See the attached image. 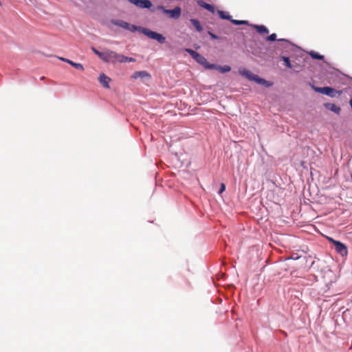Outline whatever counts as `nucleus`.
Wrapping results in <instances>:
<instances>
[{"mask_svg": "<svg viewBox=\"0 0 352 352\" xmlns=\"http://www.w3.org/2000/svg\"><path fill=\"white\" fill-rule=\"evenodd\" d=\"M239 74L241 76L247 78L250 80L255 81L258 84L263 85L265 87H271L272 85V82H270L265 80V79L260 78L257 75L252 74L251 72H250L245 69H240Z\"/></svg>", "mask_w": 352, "mask_h": 352, "instance_id": "obj_1", "label": "nucleus"}, {"mask_svg": "<svg viewBox=\"0 0 352 352\" xmlns=\"http://www.w3.org/2000/svg\"><path fill=\"white\" fill-rule=\"evenodd\" d=\"M101 59L106 63H120V60H123V58L121 54H117L116 52L105 50L102 52V56Z\"/></svg>", "mask_w": 352, "mask_h": 352, "instance_id": "obj_2", "label": "nucleus"}, {"mask_svg": "<svg viewBox=\"0 0 352 352\" xmlns=\"http://www.w3.org/2000/svg\"><path fill=\"white\" fill-rule=\"evenodd\" d=\"M312 89L316 92L327 95L331 98L336 97L337 96V94L338 96H340L342 94V91H337L334 88H332L330 87H318L312 86Z\"/></svg>", "mask_w": 352, "mask_h": 352, "instance_id": "obj_3", "label": "nucleus"}, {"mask_svg": "<svg viewBox=\"0 0 352 352\" xmlns=\"http://www.w3.org/2000/svg\"><path fill=\"white\" fill-rule=\"evenodd\" d=\"M141 32L148 38L156 40L160 44L166 42V38L161 34L152 31L148 28H142Z\"/></svg>", "mask_w": 352, "mask_h": 352, "instance_id": "obj_4", "label": "nucleus"}, {"mask_svg": "<svg viewBox=\"0 0 352 352\" xmlns=\"http://www.w3.org/2000/svg\"><path fill=\"white\" fill-rule=\"evenodd\" d=\"M159 10H162L164 14H166L168 17L177 19L181 16V8L178 6L175 7L173 10H167L163 6H160Z\"/></svg>", "mask_w": 352, "mask_h": 352, "instance_id": "obj_5", "label": "nucleus"}, {"mask_svg": "<svg viewBox=\"0 0 352 352\" xmlns=\"http://www.w3.org/2000/svg\"><path fill=\"white\" fill-rule=\"evenodd\" d=\"M112 23L124 29L128 30L131 32H135L138 30H140L141 31V29L142 28L141 27H138L134 25H131L129 23L122 20L112 21Z\"/></svg>", "mask_w": 352, "mask_h": 352, "instance_id": "obj_6", "label": "nucleus"}, {"mask_svg": "<svg viewBox=\"0 0 352 352\" xmlns=\"http://www.w3.org/2000/svg\"><path fill=\"white\" fill-rule=\"evenodd\" d=\"M186 52L191 55V56L200 65H203L204 67L206 66L207 64L208 60L205 57H204L202 55L199 54L198 52L194 51L191 49H186Z\"/></svg>", "mask_w": 352, "mask_h": 352, "instance_id": "obj_7", "label": "nucleus"}, {"mask_svg": "<svg viewBox=\"0 0 352 352\" xmlns=\"http://www.w3.org/2000/svg\"><path fill=\"white\" fill-rule=\"evenodd\" d=\"M130 2L133 3L141 8H150L152 6V3L149 0H129Z\"/></svg>", "mask_w": 352, "mask_h": 352, "instance_id": "obj_8", "label": "nucleus"}, {"mask_svg": "<svg viewBox=\"0 0 352 352\" xmlns=\"http://www.w3.org/2000/svg\"><path fill=\"white\" fill-rule=\"evenodd\" d=\"M334 247L336 252L341 254L342 256H346L347 254V248L344 243L340 241L334 242Z\"/></svg>", "mask_w": 352, "mask_h": 352, "instance_id": "obj_9", "label": "nucleus"}, {"mask_svg": "<svg viewBox=\"0 0 352 352\" xmlns=\"http://www.w3.org/2000/svg\"><path fill=\"white\" fill-rule=\"evenodd\" d=\"M197 4L200 7L208 10L209 12H210L212 14L215 13V12H216V10H215V8L214 6L209 4L203 0L197 1Z\"/></svg>", "mask_w": 352, "mask_h": 352, "instance_id": "obj_10", "label": "nucleus"}, {"mask_svg": "<svg viewBox=\"0 0 352 352\" xmlns=\"http://www.w3.org/2000/svg\"><path fill=\"white\" fill-rule=\"evenodd\" d=\"M132 78L134 79L138 78L151 79V76L146 71H140L134 72L133 74L132 75Z\"/></svg>", "mask_w": 352, "mask_h": 352, "instance_id": "obj_11", "label": "nucleus"}, {"mask_svg": "<svg viewBox=\"0 0 352 352\" xmlns=\"http://www.w3.org/2000/svg\"><path fill=\"white\" fill-rule=\"evenodd\" d=\"M99 82L102 84V85L105 88H109V82L111 81V78L106 76L104 74H101L98 78Z\"/></svg>", "mask_w": 352, "mask_h": 352, "instance_id": "obj_12", "label": "nucleus"}, {"mask_svg": "<svg viewBox=\"0 0 352 352\" xmlns=\"http://www.w3.org/2000/svg\"><path fill=\"white\" fill-rule=\"evenodd\" d=\"M253 27L260 34L263 35L269 33V30L263 25H254Z\"/></svg>", "mask_w": 352, "mask_h": 352, "instance_id": "obj_13", "label": "nucleus"}, {"mask_svg": "<svg viewBox=\"0 0 352 352\" xmlns=\"http://www.w3.org/2000/svg\"><path fill=\"white\" fill-rule=\"evenodd\" d=\"M324 107L327 109L331 110L337 114H339L340 112V110H341L340 107H338L334 104H332V103H327L324 104Z\"/></svg>", "mask_w": 352, "mask_h": 352, "instance_id": "obj_14", "label": "nucleus"}, {"mask_svg": "<svg viewBox=\"0 0 352 352\" xmlns=\"http://www.w3.org/2000/svg\"><path fill=\"white\" fill-rule=\"evenodd\" d=\"M190 21L193 27L197 30V31L201 32L203 30V28L197 19H191Z\"/></svg>", "mask_w": 352, "mask_h": 352, "instance_id": "obj_15", "label": "nucleus"}, {"mask_svg": "<svg viewBox=\"0 0 352 352\" xmlns=\"http://www.w3.org/2000/svg\"><path fill=\"white\" fill-rule=\"evenodd\" d=\"M217 13L219 14V16L223 19H228L231 20V16H230L227 12H225L221 10H217Z\"/></svg>", "mask_w": 352, "mask_h": 352, "instance_id": "obj_16", "label": "nucleus"}, {"mask_svg": "<svg viewBox=\"0 0 352 352\" xmlns=\"http://www.w3.org/2000/svg\"><path fill=\"white\" fill-rule=\"evenodd\" d=\"M68 63H69L70 65H72V66H73L74 67H75L76 69H80V70H82V71H83V70H84V67H83L82 65V64H80V63H74V62H73L72 60H71V61H68Z\"/></svg>", "mask_w": 352, "mask_h": 352, "instance_id": "obj_17", "label": "nucleus"}, {"mask_svg": "<svg viewBox=\"0 0 352 352\" xmlns=\"http://www.w3.org/2000/svg\"><path fill=\"white\" fill-rule=\"evenodd\" d=\"M309 55L314 59L317 60H322L324 58V56L322 55L319 54L318 53L316 52H310Z\"/></svg>", "mask_w": 352, "mask_h": 352, "instance_id": "obj_18", "label": "nucleus"}, {"mask_svg": "<svg viewBox=\"0 0 352 352\" xmlns=\"http://www.w3.org/2000/svg\"><path fill=\"white\" fill-rule=\"evenodd\" d=\"M218 70L221 73H226V72H230L231 70V67L230 66H228V65H224V66L219 65Z\"/></svg>", "mask_w": 352, "mask_h": 352, "instance_id": "obj_19", "label": "nucleus"}, {"mask_svg": "<svg viewBox=\"0 0 352 352\" xmlns=\"http://www.w3.org/2000/svg\"><path fill=\"white\" fill-rule=\"evenodd\" d=\"M121 56L123 58V60H120V63H125V62H135V59L131 57H127L124 55L121 54Z\"/></svg>", "mask_w": 352, "mask_h": 352, "instance_id": "obj_20", "label": "nucleus"}, {"mask_svg": "<svg viewBox=\"0 0 352 352\" xmlns=\"http://www.w3.org/2000/svg\"><path fill=\"white\" fill-rule=\"evenodd\" d=\"M230 21L234 25H243V24L248 23V21H240V20H235V19H231Z\"/></svg>", "mask_w": 352, "mask_h": 352, "instance_id": "obj_21", "label": "nucleus"}, {"mask_svg": "<svg viewBox=\"0 0 352 352\" xmlns=\"http://www.w3.org/2000/svg\"><path fill=\"white\" fill-rule=\"evenodd\" d=\"M283 60L285 62V65L289 68H292V65L290 63L289 58L286 56H283Z\"/></svg>", "mask_w": 352, "mask_h": 352, "instance_id": "obj_22", "label": "nucleus"}, {"mask_svg": "<svg viewBox=\"0 0 352 352\" xmlns=\"http://www.w3.org/2000/svg\"><path fill=\"white\" fill-rule=\"evenodd\" d=\"M219 65L215 64H210L208 62H207V64L204 67L206 69H215L218 70Z\"/></svg>", "mask_w": 352, "mask_h": 352, "instance_id": "obj_23", "label": "nucleus"}, {"mask_svg": "<svg viewBox=\"0 0 352 352\" xmlns=\"http://www.w3.org/2000/svg\"><path fill=\"white\" fill-rule=\"evenodd\" d=\"M267 41H274L276 40V34L275 33L272 34L270 35L267 39Z\"/></svg>", "mask_w": 352, "mask_h": 352, "instance_id": "obj_24", "label": "nucleus"}, {"mask_svg": "<svg viewBox=\"0 0 352 352\" xmlns=\"http://www.w3.org/2000/svg\"><path fill=\"white\" fill-rule=\"evenodd\" d=\"M91 50L94 52V53L101 59L102 56V52H100V51L97 50L96 49H95L94 47H92Z\"/></svg>", "mask_w": 352, "mask_h": 352, "instance_id": "obj_25", "label": "nucleus"}, {"mask_svg": "<svg viewBox=\"0 0 352 352\" xmlns=\"http://www.w3.org/2000/svg\"><path fill=\"white\" fill-rule=\"evenodd\" d=\"M226 189V186L224 184H221V188H220V190L219 191V193L221 194Z\"/></svg>", "mask_w": 352, "mask_h": 352, "instance_id": "obj_26", "label": "nucleus"}, {"mask_svg": "<svg viewBox=\"0 0 352 352\" xmlns=\"http://www.w3.org/2000/svg\"><path fill=\"white\" fill-rule=\"evenodd\" d=\"M328 240L331 242L333 245H334V242H338V241H336L334 240L333 239L331 238V237H328Z\"/></svg>", "mask_w": 352, "mask_h": 352, "instance_id": "obj_27", "label": "nucleus"}, {"mask_svg": "<svg viewBox=\"0 0 352 352\" xmlns=\"http://www.w3.org/2000/svg\"><path fill=\"white\" fill-rule=\"evenodd\" d=\"M61 60L64 61V62H66L68 63V61H71V60L69 59H67V58H59Z\"/></svg>", "mask_w": 352, "mask_h": 352, "instance_id": "obj_28", "label": "nucleus"}, {"mask_svg": "<svg viewBox=\"0 0 352 352\" xmlns=\"http://www.w3.org/2000/svg\"><path fill=\"white\" fill-rule=\"evenodd\" d=\"M209 34H210V35L211 36V37L212 38H214V39L217 38V36L215 34H212L211 32H209Z\"/></svg>", "mask_w": 352, "mask_h": 352, "instance_id": "obj_29", "label": "nucleus"}, {"mask_svg": "<svg viewBox=\"0 0 352 352\" xmlns=\"http://www.w3.org/2000/svg\"><path fill=\"white\" fill-rule=\"evenodd\" d=\"M278 41L287 42V40H286V39H279Z\"/></svg>", "mask_w": 352, "mask_h": 352, "instance_id": "obj_30", "label": "nucleus"}, {"mask_svg": "<svg viewBox=\"0 0 352 352\" xmlns=\"http://www.w3.org/2000/svg\"><path fill=\"white\" fill-rule=\"evenodd\" d=\"M44 79H45V76H42V77L41 78V80H44Z\"/></svg>", "mask_w": 352, "mask_h": 352, "instance_id": "obj_31", "label": "nucleus"}]
</instances>
